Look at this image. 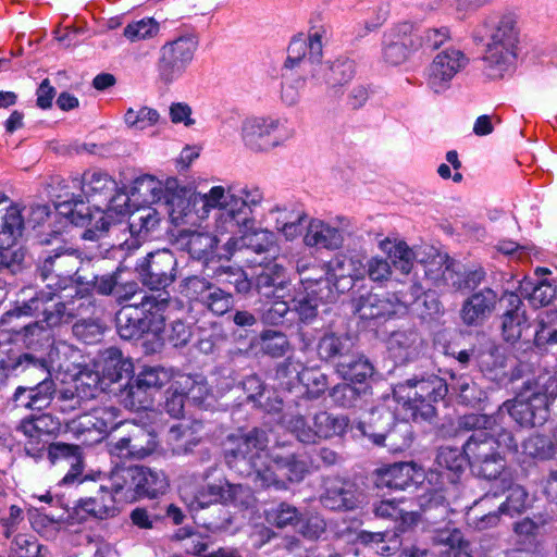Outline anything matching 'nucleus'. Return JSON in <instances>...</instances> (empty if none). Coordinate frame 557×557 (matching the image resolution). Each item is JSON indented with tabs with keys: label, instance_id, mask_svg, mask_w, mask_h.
Masks as SVG:
<instances>
[{
	"label": "nucleus",
	"instance_id": "2eb2a0df",
	"mask_svg": "<svg viewBox=\"0 0 557 557\" xmlns=\"http://www.w3.org/2000/svg\"><path fill=\"white\" fill-rule=\"evenodd\" d=\"M308 472L309 466L299 455L273 450L265 468L259 471L257 484L261 487L287 490L290 484L301 482Z\"/></svg>",
	"mask_w": 557,
	"mask_h": 557
},
{
	"label": "nucleus",
	"instance_id": "7ed1b4c3",
	"mask_svg": "<svg viewBox=\"0 0 557 557\" xmlns=\"http://www.w3.org/2000/svg\"><path fill=\"white\" fill-rule=\"evenodd\" d=\"M326 32L317 28L304 35L295 36L288 48L286 64L288 67L299 65L302 71H311V77L320 81L322 77L332 88L342 86L352 79L355 63L351 60H336L331 65L321 63L323 38Z\"/></svg>",
	"mask_w": 557,
	"mask_h": 557
},
{
	"label": "nucleus",
	"instance_id": "5fc2aeb1",
	"mask_svg": "<svg viewBox=\"0 0 557 557\" xmlns=\"http://www.w3.org/2000/svg\"><path fill=\"white\" fill-rule=\"evenodd\" d=\"M108 388L109 386L104 385L103 379L97 369H84L75 377V389L85 399L95 398L98 393L104 392Z\"/></svg>",
	"mask_w": 557,
	"mask_h": 557
},
{
	"label": "nucleus",
	"instance_id": "0e129e2a",
	"mask_svg": "<svg viewBox=\"0 0 557 557\" xmlns=\"http://www.w3.org/2000/svg\"><path fill=\"white\" fill-rule=\"evenodd\" d=\"M159 24L151 17L135 21L125 26L124 37L131 42L153 38L159 33Z\"/></svg>",
	"mask_w": 557,
	"mask_h": 557
},
{
	"label": "nucleus",
	"instance_id": "3c124183",
	"mask_svg": "<svg viewBox=\"0 0 557 557\" xmlns=\"http://www.w3.org/2000/svg\"><path fill=\"white\" fill-rule=\"evenodd\" d=\"M20 429L29 438L39 441L42 436L58 432L60 421L49 413H41L24 420Z\"/></svg>",
	"mask_w": 557,
	"mask_h": 557
},
{
	"label": "nucleus",
	"instance_id": "c9c22d12",
	"mask_svg": "<svg viewBox=\"0 0 557 557\" xmlns=\"http://www.w3.org/2000/svg\"><path fill=\"white\" fill-rule=\"evenodd\" d=\"M422 339L413 330L393 332L387 339V350L396 362L414 359L420 351Z\"/></svg>",
	"mask_w": 557,
	"mask_h": 557
},
{
	"label": "nucleus",
	"instance_id": "a18cd8bd",
	"mask_svg": "<svg viewBox=\"0 0 557 557\" xmlns=\"http://www.w3.org/2000/svg\"><path fill=\"white\" fill-rule=\"evenodd\" d=\"M336 371L346 381L362 383L373 374V367L363 355L355 351L347 360L336 362Z\"/></svg>",
	"mask_w": 557,
	"mask_h": 557
},
{
	"label": "nucleus",
	"instance_id": "f257e3e1",
	"mask_svg": "<svg viewBox=\"0 0 557 557\" xmlns=\"http://www.w3.org/2000/svg\"><path fill=\"white\" fill-rule=\"evenodd\" d=\"M472 38L476 42L487 39L483 55L487 77L502 78L512 71L517 59L519 29L511 13H490L474 27Z\"/></svg>",
	"mask_w": 557,
	"mask_h": 557
},
{
	"label": "nucleus",
	"instance_id": "4c0bfd02",
	"mask_svg": "<svg viewBox=\"0 0 557 557\" xmlns=\"http://www.w3.org/2000/svg\"><path fill=\"white\" fill-rule=\"evenodd\" d=\"M138 498H154L163 495L169 487V480L162 470L145 466H135Z\"/></svg>",
	"mask_w": 557,
	"mask_h": 557
},
{
	"label": "nucleus",
	"instance_id": "9b49d317",
	"mask_svg": "<svg viewBox=\"0 0 557 557\" xmlns=\"http://www.w3.org/2000/svg\"><path fill=\"white\" fill-rule=\"evenodd\" d=\"M134 308L139 310L137 314V321L140 323V330L150 332L157 336H160L165 331V320L169 318L168 309L170 308L169 299L162 297L161 294L158 296L143 295L139 302H134L127 307H124L117 314V327L121 337L132 338L137 334L135 326H123V319L128 318V309Z\"/></svg>",
	"mask_w": 557,
	"mask_h": 557
},
{
	"label": "nucleus",
	"instance_id": "72a5a7b5",
	"mask_svg": "<svg viewBox=\"0 0 557 557\" xmlns=\"http://www.w3.org/2000/svg\"><path fill=\"white\" fill-rule=\"evenodd\" d=\"M379 249L401 274L408 275L413 268L416 255L408 244L397 237H385L377 242Z\"/></svg>",
	"mask_w": 557,
	"mask_h": 557
},
{
	"label": "nucleus",
	"instance_id": "8fccbe9b",
	"mask_svg": "<svg viewBox=\"0 0 557 557\" xmlns=\"http://www.w3.org/2000/svg\"><path fill=\"white\" fill-rule=\"evenodd\" d=\"M221 238L208 233L194 231L188 233L186 247L190 256L195 259H209L214 255Z\"/></svg>",
	"mask_w": 557,
	"mask_h": 557
},
{
	"label": "nucleus",
	"instance_id": "412c9836",
	"mask_svg": "<svg viewBox=\"0 0 557 557\" xmlns=\"http://www.w3.org/2000/svg\"><path fill=\"white\" fill-rule=\"evenodd\" d=\"M25 369H35L41 373L40 381L30 387L18 386L13 395L16 406L28 409H44L51 403L55 394V383L49 376L47 363L33 357V360H23Z\"/></svg>",
	"mask_w": 557,
	"mask_h": 557
},
{
	"label": "nucleus",
	"instance_id": "052dcab7",
	"mask_svg": "<svg viewBox=\"0 0 557 557\" xmlns=\"http://www.w3.org/2000/svg\"><path fill=\"white\" fill-rule=\"evenodd\" d=\"M160 120L156 109L149 107L128 108L124 114V122L129 128L144 131L154 126Z\"/></svg>",
	"mask_w": 557,
	"mask_h": 557
},
{
	"label": "nucleus",
	"instance_id": "a19ab883",
	"mask_svg": "<svg viewBox=\"0 0 557 557\" xmlns=\"http://www.w3.org/2000/svg\"><path fill=\"white\" fill-rule=\"evenodd\" d=\"M412 426L407 421L397 422L385 434H368L375 445L384 446L392 453H401L412 443Z\"/></svg>",
	"mask_w": 557,
	"mask_h": 557
},
{
	"label": "nucleus",
	"instance_id": "2f4dec72",
	"mask_svg": "<svg viewBox=\"0 0 557 557\" xmlns=\"http://www.w3.org/2000/svg\"><path fill=\"white\" fill-rule=\"evenodd\" d=\"M76 508L97 520L112 519L120 512L116 499L107 486H100L90 497L81 498Z\"/></svg>",
	"mask_w": 557,
	"mask_h": 557
},
{
	"label": "nucleus",
	"instance_id": "864d4df0",
	"mask_svg": "<svg viewBox=\"0 0 557 557\" xmlns=\"http://www.w3.org/2000/svg\"><path fill=\"white\" fill-rule=\"evenodd\" d=\"M159 222V213L154 208H141L131 214L129 232L137 238H145L158 226Z\"/></svg>",
	"mask_w": 557,
	"mask_h": 557
},
{
	"label": "nucleus",
	"instance_id": "aec40b11",
	"mask_svg": "<svg viewBox=\"0 0 557 557\" xmlns=\"http://www.w3.org/2000/svg\"><path fill=\"white\" fill-rule=\"evenodd\" d=\"M159 446L157 434L151 429L136 423L128 424L127 433L110 444V454L120 458L144 459Z\"/></svg>",
	"mask_w": 557,
	"mask_h": 557
},
{
	"label": "nucleus",
	"instance_id": "1a4fd4ad",
	"mask_svg": "<svg viewBox=\"0 0 557 557\" xmlns=\"http://www.w3.org/2000/svg\"><path fill=\"white\" fill-rule=\"evenodd\" d=\"M281 424L304 444H315L321 440L342 436L349 424L345 416L319 411L311 418L312 425L300 414H284Z\"/></svg>",
	"mask_w": 557,
	"mask_h": 557
},
{
	"label": "nucleus",
	"instance_id": "6e6552de",
	"mask_svg": "<svg viewBox=\"0 0 557 557\" xmlns=\"http://www.w3.org/2000/svg\"><path fill=\"white\" fill-rule=\"evenodd\" d=\"M53 293L39 295L32 297L28 301L22 306L14 308L8 312L11 317L32 315L36 312L41 311L45 315V322L48 326H55L60 323H67L75 317H92L96 315L98 308L95 306L92 298L88 295H78L76 293L75 298L66 302H58L53 305V309H50L46 304L52 300Z\"/></svg>",
	"mask_w": 557,
	"mask_h": 557
},
{
	"label": "nucleus",
	"instance_id": "9d476101",
	"mask_svg": "<svg viewBox=\"0 0 557 557\" xmlns=\"http://www.w3.org/2000/svg\"><path fill=\"white\" fill-rule=\"evenodd\" d=\"M295 132L288 121L280 116H250L243 121L240 135L253 151H267L290 139Z\"/></svg>",
	"mask_w": 557,
	"mask_h": 557
},
{
	"label": "nucleus",
	"instance_id": "473e14b6",
	"mask_svg": "<svg viewBox=\"0 0 557 557\" xmlns=\"http://www.w3.org/2000/svg\"><path fill=\"white\" fill-rule=\"evenodd\" d=\"M506 299L511 308L503 314V337L506 342L516 343L530 325L521 299L516 294H508Z\"/></svg>",
	"mask_w": 557,
	"mask_h": 557
},
{
	"label": "nucleus",
	"instance_id": "e433bc0d",
	"mask_svg": "<svg viewBox=\"0 0 557 557\" xmlns=\"http://www.w3.org/2000/svg\"><path fill=\"white\" fill-rule=\"evenodd\" d=\"M356 351V341L354 337L344 334H325L318 344V354L324 360H347Z\"/></svg>",
	"mask_w": 557,
	"mask_h": 557
},
{
	"label": "nucleus",
	"instance_id": "5701e85b",
	"mask_svg": "<svg viewBox=\"0 0 557 557\" xmlns=\"http://www.w3.org/2000/svg\"><path fill=\"white\" fill-rule=\"evenodd\" d=\"M176 260L169 250L149 253L137 265L143 283L151 289H161L174 281Z\"/></svg>",
	"mask_w": 557,
	"mask_h": 557
},
{
	"label": "nucleus",
	"instance_id": "423d86ee",
	"mask_svg": "<svg viewBox=\"0 0 557 557\" xmlns=\"http://www.w3.org/2000/svg\"><path fill=\"white\" fill-rule=\"evenodd\" d=\"M225 448V461L230 468L242 475H253L257 484L259 471L265 468L270 455L268 451L269 437L265 431L252 429L240 435H230Z\"/></svg>",
	"mask_w": 557,
	"mask_h": 557
},
{
	"label": "nucleus",
	"instance_id": "bf43d9fd",
	"mask_svg": "<svg viewBox=\"0 0 557 557\" xmlns=\"http://www.w3.org/2000/svg\"><path fill=\"white\" fill-rule=\"evenodd\" d=\"M364 272L363 280L368 277L371 282L384 285L393 276V269L391 262L379 255L372 256L363 263Z\"/></svg>",
	"mask_w": 557,
	"mask_h": 557
},
{
	"label": "nucleus",
	"instance_id": "c03bdc74",
	"mask_svg": "<svg viewBox=\"0 0 557 557\" xmlns=\"http://www.w3.org/2000/svg\"><path fill=\"white\" fill-rule=\"evenodd\" d=\"M136 469L134 467L120 468L114 470L110 476V486H107L114 498L120 497L126 502L138 499Z\"/></svg>",
	"mask_w": 557,
	"mask_h": 557
},
{
	"label": "nucleus",
	"instance_id": "49530a36",
	"mask_svg": "<svg viewBox=\"0 0 557 557\" xmlns=\"http://www.w3.org/2000/svg\"><path fill=\"white\" fill-rule=\"evenodd\" d=\"M285 73L283 74V84L281 90V99L286 106H295L300 99L301 90L305 87L306 78L301 76V73H309L311 71H302L299 65L288 67L284 64Z\"/></svg>",
	"mask_w": 557,
	"mask_h": 557
},
{
	"label": "nucleus",
	"instance_id": "cd10ccee",
	"mask_svg": "<svg viewBox=\"0 0 557 557\" xmlns=\"http://www.w3.org/2000/svg\"><path fill=\"white\" fill-rule=\"evenodd\" d=\"M59 186L60 193L55 195L57 208L61 209L62 213L66 214L75 225L91 227L92 220L96 216L84 205L83 195L70 190L71 186L65 181H61ZM72 188H75L73 184Z\"/></svg>",
	"mask_w": 557,
	"mask_h": 557
},
{
	"label": "nucleus",
	"instance_id": "4d7b16f0",
	"mask_svg": "<svg viewBox=\"0 0 557 557\" xmlns=\"http://www.w3.org/2000/svg\"><path fill=\"white\" fill-rule=\"evenodd\" d=\"M481 371L493 381L507 376L506 360L497 348H491L480 355Z\"/></svg>",
	"mask_w": 557,
	"mask_h": 557
},
{
	"label": "nucleus",
	"instance_id": "f03ea898",
	"mask_svg": "<svg viewBox=\"0 0 557 557\" xmlns=\"http://www.w3.org/2000/svg\"><path fill=\"white\" fill-rule=\"evenodd\" d=\"M212 472L213 468H208L202 473L182 479L178 486L180 496L190 511L202 510L216 504L239 509L253 505L255 497L250 487L232 483L225 478L209 482Z\"/></svg>",
	"mask_w": 557,
	"mask_h": 557
},
{
	"label": "nucleus",
	"instance_id": "ddd939ff",
	"mask_svg": "<svg viewBox=\"0 0 557 557\" xmlns=\"http://www.w3.org/2000/svg\"><path fill=\"white\" fill-rule=\"evenodd\" d=\"M554 398L544 391L541 381L529 383L509 405L510 417L521 426H541L549 416V405Z\"/></svg>",
	"mask_w": 557,
	"mask_h": 557
},
{
	"label": "nucleus",
	"instance_id": "0eeeda50",
	"mask_svg": "<svg viewBox=\"0 0 557 557\" xmlns=\"http://www.w3.org/2000/svg\"><path fill=\"white\" fill-rule=\"evenodd\" d=\"M198 48L199 38L194 33H184L165 41L156 62L159 83L170 86L181 79L193 64Z\"/></svg>",
	"mask_w": 557,
	"mask_h": 557
},
{
	"label": "nucleus",
	"instance_id": "c756f323",
	"mask_svg": "<svg viewBox=\"0 0 557 557\" xmlns=\"http://www.w3.org/2000/svg\"><path fill=\"white\" fill-rule=\"evenodd\" d=\"M95 368L100 372L104 385L110 387L131 373L132 363L123 357L119 348L109 347L100 351Z\"/></svg>",
	"mask_w": 557,
	"mask_h": 557
},
{
	"label": "nucleus",
	"instance_id": "ea45409f",
	"mask_svg": "<svg viewBox=\"0 0 557 557\" xmlns=\"http://www.w3.org/2000/svg\"><path fill=\"white\" fill-rule=\"evenodd\" d=\"M183 380L184 381L181 382V385L183 386L182 391H173L165 400V410L173 418H180L183 416L185 398L197 400L201 399L207 393L205 384L198 383L189 376H185Z\"/></svg>",
	"mask_w": 557,
	"mask_h": 557
},
{
	"label": "nucleus",
	"instance_id": "37998d69",
	"mask_svg": "<svg viewBox=\"0 0 557 557\" xmlns=\"http://www.w3.org/2000/svg\"><path fill=\"white\" fill-rule=\"evenodd\" d=\"M300 284L305 292L309 290L320 302L334 301L341 292L338 282L331 275L329 269L317 277L304 276Z\"/></svg>",
	"mask_w": 557,
	"mask_h": 557
},
{
	"label": "nucleus",
	"instance_id": "dca6fc26",
	"mask_svg": "<svg viewBox=\"0 0 557 557\" xmlns=\"http://www.w3.org/2000/svg\"><path fill=\"white\" fill-rule=\"evenodd\" d=\"M71 183L76 189L82 190L88 201L96 202L98 218L94 227L98 231H107L109 224L106 221V211L110 209V202L117 190L116 182L106 172L88 170L83 173L81 178H73Z\"/></svg>",
	"mask_w": 557,
	"mask_h": 557
},
{
	"label": "nucleus",
	"instance_id": "09e8293b",
	"mask_svg": "<svg viewBox=\"0 0 557 557\" xmlns=\"http://www.w3.org/2000/svg\"><path fill=\"white\" fill-rule=\"evenodd\" d=\"M375 517L391 519L396 522V531L405 532L410 525L417 522L414 512L405 511L395 500H381L374 506Z\"/></svg>",
	"mask_w": 557,
	"mask_h": 557
},
{
	"label": "nucleus",
	"instance_id": "de8ad7c7",
	"mask_svg": "<svg viewBox=\"0 0 557 557\" xmlns=\"http://www.w3.org/2000/svg\"><path fill=\"white\" fill-rule=\"evenodd\" d=\"M435 461L440 471H447L449 480L455 482L456 478L463 472L468 458L465 450L461 451L456 447L443 446L438 449Z\"/></svg>",
	"mask_w": 557,
	"mask_h": 557
},
{
	"label": "nucleus",
	"instance_id": "e2e57ef3",
	"mask_svg": "<svg viewBox=\"0 0 557 557\" xmlns=\"http://www.w3.org/2000/svg\"><path fill=\"white\" fill-rule=\"evenodd\" d=\"M290 302L294 306L293 310L297 312L302 321L313 319L318 313V306L320 304L309 290L305 292L301 284L295 295H290Z\"/></svg>",
	"mask_w": 557,
	"mask_h": 557
},
{
	"label": "nucleus",
	"instance_id": "a211bd4d",
	"mask_svg": "<svg viewBox=\"0 0 557 557\" xmlns=\"http://www.w3.org/2000/svg\"><path fill=\"white\" fill-rule=\"evenodd\" d=\"M350 228L351 222L346 216H336L331 221L310 219L306 225L304 244L317 250H337L343 247Z\"/></svg>",
	"mask_w": 557,
	"mask_h": 557
},
{
	"label": "nucleus",
	"instance_id": "13d9d810",
	"mask_svg": "<svg viewBox=\"0 0 557 557\" xmlns=\"http://www.w3.org/2000/svg\"><path fill=\"white\" fill-rule=\"evenodd\" d=\"M24 228V215L15 206L0 209V235L15 240L22 235Z\"/></svg>",
	"mask_w": 557,
	"mask_h": 557
},
{
	"label": "nucleus",
	"instance_id": "7c9ffc66",
	"mask_svg": "<svg viewBox=\"0 0 557 557\" xmlns=\"http://www.w3.org/2000/svg\"><path fill=\"white\" fill-rule=\"evenodd\" d=\"M289 280L286 270L280 264L267 265L257 275V290L267 299H280L288 296Z\"/></svg>",
	"mask_w": 557,
	"mask_h": 557
},
{
	"label": "nucleus",
	"instance_id": "6ab92c4d",
	"mask_svg": "<svg viewBox=\"0 0 557 557\" xmlns=\"http://www.w3.org/2000/svg\"><path fill=\"white\" fill-rule=\"evenodd\" d=\"M469 59L460 49L450 47L440 51L426 70V85L435 94L446 91L453 78L468 64Z\"/></svg>",
	"mask_w": 557,
	"mask_h": 557
},
{
	"label": "nucleus",
	"instance_id": "774afa93",
	"mask_svg": "<svg viewBox=\"0 0 557 557\" xmlns=\"http://www.w3.org/2000/svg\"><path fill=\"white\" fill-rule=\"evenodd\" d=\"M521 293L525 295L535 307H545L556 297V288L546 281L540 282L536 285L527 283L521 287Z\"/></svg>",
	"mask_w": 557,
	"mask_h": 557
},
{
	"label": "nucleus",
	"instance_id": "338daca9",
	"mask_svg": "<svg viewBox=\"0 0 557 557\" xmlns=\"http://www.w3.org/2000/svg\"><path fill=\"white\" fill-rule=\"evenodd\" d=\"M265 519L277 528L294 525L300 520L298 509L287 503H281L265 511Z\"/></svg>",
	"mask_w": 557,
	"mask_h": 557
},
{
	"label": "nucleus",
	"instance_id": "b1692460",
	"mask_svg": "<svg viewBox=\"0 0 557 557\" xmlns=\"http://www.w3.org/2000/svg\"><path fill=\"white\" fill-rule=\"evenodd\" d=\"M120 410L113 406H100L79 414L70 423L71 430L77 435L95 433L94 442L101 440L108 432L119 425Z\"/></svg>",
	"mask_w": 557,
	"mask_h": 557
},
{
	"label": "nucleus",
	"instance_id": "bb28decb",
	"mask_svg": "<svg viewBox=\"0 0 557 557\" xmlns=\"http://www.w3.org/2000/svg\"><path fill=\"white\" fill-rule=\"evenodd\" d=\"M422 478V470L414 462H395L375 471L376 486L391 490H405Z\"/></svg>",
	"mask_w": 557,
	"mask_h": 557
},
{
	"label": "nucleus",
	"instance_id": "393cba45",
	"mask_svg": "<svg viewBox=\"0 0 557 557\" xmlns=\"http://www.w3.org/2000/svg\"><path fill=\"white\" fill-rule=\"evenodd\" d=\"M253 225L255 223L246 228L239 237H230L225 240L221 247L223 252L219 253V257L230 259L236 251L244 248L256 253L268 252L272 256L277 253L278 248L274 233L264 228L255 230Z\"/></svg>",
	"mask_w": 557,
	"mask_h": 557
},
{
	"label": "nucleus",
	"instance_id": "c85d7f7f",
	"mask_svg": "<svg viewBox=\"0 0 557 557\" xmlns=\"http://www.w3.org/2000/svg\"><path fill=\"white\" fill-rule=\"evenodd\" d=\"M497 294L491 288H483L465 300L460 309V318L468 326L479 325L495 309Z\"/></svg>",
	"mask_w": 557,
	"mask_h": 557
},
{
	"label": "nucleus",
	"instance_id": "4be33fe9",
	"mask_svg": "<svg viewBox=\"0 0 557 557\" xmlns=\"http://www.w3.org/2000/svg\"><path fill=\"white\" fill-rule=\"evenodd\" d=\"M419 50L420 42L416 39L412 24L400 23L384 33L382 42L384 62L391 65H400Z\"/></svg>",
	"mask_w": 557,
	"mask_h": 557
},
{
	"label": "nucleus",
	"instance_id": "79ce46f5",
	"mask_svg": "<svg viewBox=\"0 0 557 557\" xmlns=\"http://www.w3.org/2000/svg\"><path fill=\"white\" fill-rule=\"evenodd\" d=\"M363 258L360 253H338L327 264L331 275L339 280H363Z\"/></svg>",
	"mask_w": 557,
	"mask_h": 557
},
{
	"label": "nucleus",
	"instance_id": "4468645a",
	"mask_svg": "<svg viewBox=\"0 0 557 557\" xmlns=\"http://www.w3.org/2000/svg\"><path fill=\"white\" fill-rule=\"evenodd\" d=\"M169 189L170 187L164 188L162 182L156 177L143 175L134 181L132 195L145 203H156L164 199V206L173 223H187L191 199H186L180 193H170Z\"/></svg>",
	"mask_w": 557,
	"mask_h": 557
},
{
	"label": "nucleus",
	"instance_id": "58836bf2",
	"mask_svg": "<svg viewBox=\"0 0 557 557\" xmlns=\"http://www.w3.org/2000/svg\"><path fill=\"white\" fill-rule=\"evenodd\" d=\"M210 198L211 201L219 200H228L231 203L243 202L245 207L243 209L244 215L250 216L251 209L261 203L263 199V195L258 188L247 189V188H236L228 187L225 188L223 186H213L210 189Z\"/></svg>",
	"mask_w": 557,
	"mask_h": 557
},
{
	"label": "nucleus",
	"instance_id": "a878e982",
	"mask_svg": "<svg viewBox=\"0 0 557 557\" xmlns=\"http://www.w3.org/2000/svg\"><path fill=\"white\" fill-rule=\"evenodd\" d=\"M364 502L363 493L351 482L338 478L325 481V491L321 503L331 510H355Z\"/></svg>",
	"mask_w": 557,
	"mask_h": 557
},
{
	"label": "nucleus",
	"instance_id": "f704fd0d",
	"mask_svg": "<svg viewBox=\"0 0 557 557\" xmlns=\"http://www.w3.org/2000/svg\"><path fill=\"white\" fill-rule=\"evenodd\" d=\"M399 305L387 296L368 293L355 300V312L364 320L389 318L396 314Z\"/></svg>",
	"mask_w": 557,
	"mask_h": 557
},
{
	"label": "nucleus",
	"instance_id": "20e7f679",
	"mask_svg": "<svg viewBox=\"0 0 557 557\" xmlns=\"http://www.w3.org/2000/svg\"><path fill=\"white\" fill-rule=\"evenodd\" d=\"M458 428L472 431V435L463 445L470 465L494 457L499 453L516 451L517 441L511 432L496 425L493 417L469 413L459 418Z\"/></svg>",
	"mask_w": 557,
	"mask_h": 557
},
{
	"label": "nucleus",
	"instance_id": "f8f14e48",
	"mask_svg": "<svg viewBox=\"0 0 557 557\" xmlns=\"http://www.w3.org/2000/svg\"><path fill=\"white\" fill-rule=\"evenodd\" d=\"M191 202L196 205L200 202L202 206V214L200 218L208 215L210 210L218 209V215L215 218L214 236L221 238L226 237H239L246 228H249L255 220L251 216L244 215L243 202L231 203L228 200L211 201L210 190L206 194L195 195Z\"/></svg>",
	"mask_w": 557,
	"mask_h": 557
},
{
	"label": "nucleus",
	"instance_id": "39448f33",
	"mask_svg": "<svg viewBox=\"0 0 557 557\" xmlns=\"http://www.w3.org/2000/svg\"><path fill=\"white\" fill-rule=\"evenodd\" d=\"M448 387L444 379L431 374L420 380H408L394 388V397L407 419H431L435 414L433 403L444 399Z\"/></svg>",
	"mask_w": 557,
	"mask_h": 557
},
{
	"label": "nucleus",
	"instance_id": "69168bd1",
	"mask_svg": "<svg viewBox=\"0 0 557 557\" xmlns=\"http://www.w3.org/2000/svg\"><path fill=\"white\" fill-rule=\"evenodd\" d=\"M436 542L446 547L442 552L444 557H469L462 533L457 529L442 531L437 535Z\"/></svg>",
	"mask_w": 557,
	"mask_h": 557
},
{
	"label": "nucleus",
	"instance_id": "f3484780",
	"mask_svg": "<svg viewBox=\"0 0 557 557\" xmlns=\"http://www.w3.org/2000/svg\"><path fill=\"white\" fill-rule=\"evenodd\" d=\"M81 253L71 247H60L48 255L39 267V274L47 287L54 292L66 289L78 271Z\"/></svg>",
	"mask_w": 557,
	"mask_h": 557
},
{
	"label": "nucleus",
	"instance_id": "680f3d73",
	"mask_svg": "<svg viewBox=\"0 0 557 557\" xmlns=\"http://www.w3.org/2000/svg\"><path fill=\"white\" fill-rule=\"evenodd\" d=\"M290 345L286 335L274 330H265L260 335L261 350L274 358L284 356Z\"/></svg>",
	"mask_w": 557,
	"mask_h": 557
},
{
	"label": "nucleus",
	"instance_id": "6e6d98bb",
	"mask_svg": "<svg viewBox=\"0 0 557 557\" xmlns=\"http://www.w3.org/2000/svg\"><path fill=\"white\" fill-rule=\"evenodd\" d=\"M441 276L434 275V271L428 268L425 274L434 281L435 286L462 293L463 272L456 270L453 262L441 263Z\"/></svg>",
	"mask_w": 557,
	"mask_h": 557
},
{
	"label": "nucleus",
	"instance_id": "603ef678",
	"mask_svg": "<svg viewBox=\"0 0 557 557\" xmlns=\"http://www.w3.org/2000/svg\"><path fill=\"white\" fill-rule=\"evenodd\" d=\"M544 527V521H535L530 518H524L515 523L513 531L517 536V544L523 550L532 552L539 545V536Z\"/></svg>",
	"mask_w": 557,
	"mask_h": 557
}]
</instances>
